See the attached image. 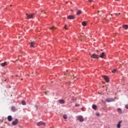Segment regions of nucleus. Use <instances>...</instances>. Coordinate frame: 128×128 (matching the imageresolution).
Instances as JSON below:
<instances>
[{
  "label": "nucleus",
  "mask_w": 128,
  "mask_h": 128,
  "mask_svg": "<svg viewBox=\"0 0 128 128\" xmlns=\"http://www.w3.org/2000/svg\"><path fill=\"white\" fill-rule=\"evenodd\" d=\"M58 102H59L60 104H64V100H58Z\"/></svg>",
  "instance_id": "obj_14"
},
{
  "label": "nucleus",
  "mask_w": 128,
  "mask_h": 128,
  "mask_svg": "<svg viewBox=\"0 0 128 128\" xmlns=\"http://www.w3.org/2000/svg\"><path fill=\"white\" fill-rule=\"evenodd\" d=\"M34 44H36V42H30V46L31 48H34Z\"/></svg>",
  "instance_id": "obj_9"
},
{
  "label": "nucleus",
  "mask_w": 128,
  "mask_h": 128,
  "mask_svg": "<svg viewBox=\"0 0 128 128\" xmlns=\"http://www.w3.org/2000/svg\"><path fill=\"white\" fill-rule=\"evenodd\" d=\"M89 2H94V0H88Z\"/></svg>",
  "instance_id": "obj_26"
},
{
  "label": "nucleus",
  "mask_w": 128,
  "mask_h": 128,
  "mask_svg": "<svg viewBox=\"0 0 128 128\" xmlns=\"http://www.w3.org/2000/svg\"><path fill=\"white\" fill-rule=\"evenodd\" d=\"M63 118L64 119V120H66V118H68V116H66V114H64L63 116Z\"/></svg>",
  "instance_id": "obj_20"
},
{
  "label": "nucleus",
  "mask_w": 128,
  "mask_h": 128,
  "mask_svg": "<svg viewBox=\"0 0 128 128\" xmlns=\"http://www.w3.org/2000/svg\"><path fill=\"white\" fill-rule=\"evenodd\" d=\"M122 122V121H120L118 122V123L117 124V128H120V123Z\"/></svg>",
  "instance_id": "obj_17"
},
{
  "label": "nucleus",
  "mask_w": 128,
  "mask_h": 128,
  "mask_svg": "<svg viewBox=\"0 0 128 128\" xmlns=\"http://www.w3.org/2000/svg\"><path fill=\"white\" fill-rule=\"evenodd\" d=\"M11 110L13 112H16V110H18L16 109V107H14V106H12V108H11Z\"/></svg>",
  "instance_id": "obj_13"
},
{
  "label": "nucleus",
  "mask_w": 128,
  "mask_h": 128,
  "mask_svg": "<svg viewBox=\"0 0 128 128\" xmlns=\"http://www.w3.org/2000/svg\"><path fill=\"white\" fill-rule=\"evenodd\" d=\"M112 72H113V74L116 72V69H114V70H112Z\"/></svg>",
  "instance_id": "obj_24"
},
{
  "label": "nucleus",
  "mask_w": 128,
  "mask_h": 128,
  "mask_svg": "<svg viewBox=\"0 0 128 128\" xmlns=\"http://www.w3.org/2000/svg\"><path fill=\"white\" fill-rule=\"evenodd\" d=\"M7 64H8L7 62H4V63L0 64V66H6Z\"/></svg>",
  "instance_id": "obj_12"
},
{
  "label": "nucleus",
  "mask_w": 128,
  "mask_h": 128,
  "mask_svg": "<svg viewBox=\"0 0 128 128\" xmlns=\"http://www.w3.org/2000/svg\"><path fill=\"white\" fill-rule=\"evenodd\" d=\"M100 58H104V56H106V54H104V52H102V54L100 56H99Z\"/></svg>",
  "instance_id": "obj_11"
},
{
  "label": "nucleus",
  "mask_w": 128,
  "mask_h": 128,
  "mask_svg": "<svg viewBox=\"0 0 128 128\" xmlns=\"http://www.w3.org/2000/svg\"><path fill=\"white\" fill-rule=\"evenodd\" d=\"M18 123V118L15 119L14 121L12 122V126H16V124Z\"/></svg>",
  "instance_id": "obj_4"
},
{
  "label": "nucleus",
  "mask_w": 128,
  "mask_h": 128,
  "mask_svg": "<svg viewBox=\"0 0 128 128\" xmlns=\"http://www.w3.org/2000/svg\"><path fill=\"white\" fill-rule=\"evenodd\" d=\"M122 109L120 108H118V112H119V114H122Z\"/></svg>",
  "instance_id": "obj_19"
},
{
  "label": "nucleus",
  "mask_w": 128,
  "mask_h": 128,
  "mask_svg": "<svg viewBox=\"0 0 128 128\" xmlns=\"http://www.w3.org/2000/svg\"><path fill=\"white\" fill-rule=\"evenodd\" d=\"M26 16L27 17V18L28 19H30V18H34V14H26Z\"/></svg>",
  "instance_id": "obj_2"
},
{
  "label": "nucleus",
  "mask_w": 128,
  "mask_h": 128,
  "mask_svg": "<svg viewBox=\"0 0 128 128\" xmlns=\"http://www.w3.org/2000/svg\"><path fill=\"white\" fill-rule=\"evenodd\" d=\"M42 124L43 126H46V123L41 121L37 123L36 126H42Z\"/></svg>",
  "instance_id": "obj_7"
},
{
  "label": "nucleus",
  "mask_w": 128,
  "mask_h": 128,
  "mask_svg": "<svg viewBox=\"0 0 128 128\" xmlns=\"http://www.w3.org/2000/svg\"><path fill=\"white\" fill-rule=\"evenodd\" d=\"M68 26L66 25H65V26L64 27V28H66V30H68Z\"/></svg>",
  "instance_id": "obj_28"
},
{
  "label": "nucleus",
  "mask_w": 128,
  "mask_h": 128,
  "mask_svg": "<svg viewBox=\"0 0 128 128\" xmlns=\"http://www.w3.org/2000/svg\"><path fill=\"white\" fill-rule=\"evenodd\" d=\"M91 58H100V56L94 54L91 56Z\"/></svg>",
  "instance_id": "obj_6"
},
{
  "label": "nucleus",
  "mask_w": 128,
  "mask_h": 128,
  "mask_svg": "<svg viewBox=\"0 0 128 128\" xmlns=\"http://www.w3.org/2000/svg\"><path fill=\"white\" fill-rule=\"evenodd\" d=\"M82 110H84V108H82Z\"/></svg>",
  "instance_id": "obj_31"
},
{
  "label": "nucleus",
  "mask_w": 128,
  "mask_h": 128,
  "mask_svg": "<svg viewBox=\"0 0 128 128\" xmlns=\"http://www.w3.org/2000/svg\"><path fill=\"white\" fill-rule=\"evenodd\" d=\"M8 120L9 122H12V116H8Z\"/></svg>",
  "instance_id": "obj_10"
},
{
  "label": "nucleus",
  "mask_w": 128,
  "mask_h": 128,
  "mask_svg": "<svg viewBox=\"0 0 128 128\" xmlns=\"http://www.w3.org/2000/svg\"><path fill=\"white\" fill-rule=\"evenodd\" d=\"M126 108L128 110V104L126 105Z\"/></svg>",
  "instance_id": "obj_30"
},
{
  "label": "nucleus",
  "mask_w": 128,
  "mask_h": 128,
  "mask_svg": "<svg viewBox=\"0 0 128 128\" xmlns=\"http://www.w3.org/2000/svg\"><path fill=\"white\" fill-rule=\"evenodd\" d=\"M111 16H112V14H111Z\"/></svg>",
  "instance_id": "obj_34"
},
{
  "label": "nucleus",
  "mask_w": 128,
  "mask_h": 128,
  "mask_svg": "<svg viewBox=\"0 0 128 128\" xmlns=\"http://www.w3.org/2000/svg\"><path fill=\"white\" fill-rule=\"evenodd\" d=\"M96 116H100V113H96Z\"/></svg>",
  "instance_id": "obj_29"
},
{
  "label": "nucleus",
  "mask_w": 128,
  "mask_h": 128,
  "mask_svg": "<svg viewBox=\"0 0 128 128\" xmlns=\"http://www.w3.org/2000/svg\"><path fill=\"white\" fill-rule=\"evenodd\" d=\"M50 28L52 30H56V27L53 26V27H50Z\"/></svg>",
  "instance_id": "obj_23"
},
{
  "label": "nucleus",
  "mask_w": 128,
  "mask_h": 128,
  "mask_svg": "<svg viewBox=\"0 0 128 128\" xmlns=\"http://www.w3.org/2000/svg\"><path fill=\"white\" fill-rule=\"evenodd\" d=\"M77 120H79L80 122H84V117L82 116H76Z\"/></svg>",
  "instance_id": "obj_1"
},
{
  "label": "nucleus",
  "mask_w": 128,
  "mask_h": 128,
  "mask_svg": "<svg viewBox=\"0 0 128 128\" xmlns=\"http://www.w3.org/2000/svg\"><path fill=\"white\" fill-rule=\"evenodd\" d=\"M82 26H86V22H82Z\"/></svg>",
  "instance_id": "obj_22"
},
{
  "label": "nucleus",
  "mask_w": 128,
  "mask_h": 128,
  "mask_svg": "<svg viewBox=\"0 0 128 128\" xmlns=\"http://www.w3.org/2000/svg\"><path fill=\"white\" fill-rule=\"evenodd\" d=\"M116 0L118 1V0Z\"/></svg>",
  "instance_id": "obj_33"
},
{
  "label": "nucleus",
  "mask_w": 128,
  "mask_h": 128,
  "mask_svg": "<svg viewBox=\"0 0 128 128\" xmlns=\"http://www.w3.org/2000/svg\"><path fill=\"white\" fill-rule=\"evenodd\" d=\"M75 106H76V107H78V106H80V104H75Z\"/></svg>",
  "instance_id": "obj_25"
},
{
  "label": "nucleus",
  "mask_w": 128,
  "mask_h": 128,
  "mask_svg": "<svg viewBox=\"0 0 128 128\" xmlns=\"http://www.w3.org/2000/svg\"><path fill=\"white\" fill-rule=\"evenodd\" d=\"M22 104L23 106H26V102H24V100H22Z\"/></svg>",
  "instance_id": "obj_21"
},
{
  "label": "nucleus",
  "mask_w": 128,
  "mask_h": 128,
  "mask_svg": "<svg viewBox=\"0 0 128 128\" xmlns=\"http://www.w3.org/2000/svg\"><path fill=\"white\" fill-rule=\"evenodd\" d=\"M98 13L100 12V10H98Z\"/></svg>",
  "instance_id": "obj_32"
},
{
  "label": "nucleus",
  "mask_w": 128,
  "mask_h": 128,
  "mask_svg": "<svg viewBox=\"0 0 128 128\" xmlns=\"http://www.w3.org/2000/svg\"><path fill=\"white\" fill-rule=\"evenodd\" d=\"M122 28H124V30H128V25H123Z\"/></svg>",
  "instance_id": "obj_16"
},
{
  "label": "nucleus",
  "mask_w": 128,
  "mask_h": 128,
  "mask_svg": "<svg viewBox=\"0 0 128 128\" xmlns=\"http://www.w3.org/2000/svg\"><path fill=\"white\" fill-rule=\"evenodd\" d=\"M120 13H119V14L116 13V14H115V16H118V15H120Z\"/></svg>",
  "instance_id": "obj_27"
},
{
  "label": "nucleus",
  "mask_w": 128,
  "mask_h": 128,
  "mask_svg": "<svg viewBox=\"0 0 128 128\" xmlns=\"http://www.w3.org/2000/svg\"><path fill=\"white\" fill-rule=\"evenodd\" d=\"M68 20H74V16H68Z\"/></svg>",
  "instance_id": "obj_8"
},
{
  "label": "nucleus",
  "mask_w": 128,
  "mask_h": 128,
  "mask_svg": "<svg viewBox=\"0 0 128 128\" xmlns=\"http://www.w3.org/2000/svg\"><path fill=\"white\" fill-rule=\"evenodd\" d=\"M80 14H82V10H78L76 14H77V16H80Z\"/></svg>",
  "instance_id": "obj_18"
},
{
  "label": "nucleus",
  "mask_w": 128,
  "mask_h": 128,
  "mask_svg": "<svg viewBox=\"0 0 128 128\" xmlns=\"http://www.w3.org/2000/svg\"><path fill=\"white\" fill-rule=\"evenodd\" d=\"M103 78H104V80H105L106 82H110V78H108V77L106 76H103Z\"/></svg>",
  "instance_id": "obj_5"
},
{
  "label": "nucleus",
  "mask_w": 128,
  "mask_h": 128,
  "mask_svg": "<svg viewBox=\"0 0 128 128\" xmlns=\"http://www.w3.org/2000/svg\"><path fill=\"white\" fill-rule=\"evenodd\" d=\"M92 108L94 110H96L97 108H98V106H96V104H94L92 106Z\"/></svg>",
  "instance_id": "obj_15"
},
{
  "label": "nucleus",
  "mask_w": 128,
  "mask_h": 128,
  "mask_svg": "<svg viewBox=\"0 0 128 128\" xmlns=\"http://www.w3.org/2000/svg\"><path fill=\"white\" fill-rule=\"evenodd\" d=\"M105 101L107 102H114V100L112 98H108L105 100Z\"/></svg>",
  "instance_id": "obj_3"
}]
</instances>
